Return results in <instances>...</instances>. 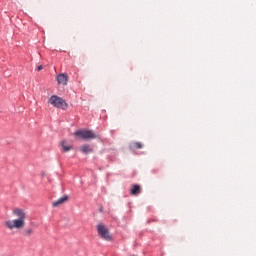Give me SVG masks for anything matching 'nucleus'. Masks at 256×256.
<instances>
[{
  "label": "nucleus",
  "mask_w": 256,
  "mask_h": 256,
  "mask_svg": "<svg viewBox=\"0 0 256 256\" xmlns=\"http://www.w3.org/2000/svg\"><path fill=\"white\" fill-rule=\"evenodd\" d=\"M97 231L101 239H103L104 241H112L113 237L109 233V228H107V226H105L104 224H98Z\"/></svg>",
  "instance_id": "obj_4"
},
{
  "label": "nucleus",
  "mask_w": 256,
  "mask_h": 256,
  "mask_svg": "<svg viewBox=\"0 0 256 256\" xmlns=\"http://www.w3.org/2000/svg\"><path fill=\"white\" fill-rule=\"evenodd\" d=\"M74 135L75 137H79L84 141H89V139H97V137H99V135L92 130H78L74 133Z\"/></svg>",
  "instance_id": "obj_3"
},
{
  "label": "nucleus",
  "mask_w": 256,
  "mask_h": 256,
  "mask_svg": "<svg viewBox=\"0 0 256 256\" xmlns=\"http://www.w3.org/2000/svg\"><path fill=\"white\" fill-rule=\"evenodd\" d=\"M80 151L84 153V155H89V153H93V148L89 144H84L80 147Z\"/></svg>",
  "instance_id": "obj_8"
},
{
  "label": "nucleus",
  "mask_w": 256,
  "mask_h": 256,
  "mask_svg": "<svg viewBox=\"0 0 256 256\" xmlns=\"http://www.w3.org/2000/svg\"><path fill=\"white\" fill-rule=\"evenodd\" d=\"M141 193V186L138 184H133L130 189V195L137 196Z\"/></svg>",
  "instance_id": "obj_6"
},
{
  "label": "nucleus",
  "mask_w": 256,
  "mask_h": 256,
  "mask_svg": "<svg viewBox=\"0 0 256 256\" xmlns=\"http://www.w3.org/2000/svg\"><path fill=\"white\" fill-rule=\"evenodd\" d=\"M60 143H61L62 149H63L65 152L71 151V150L73 149V146H72V145H69V144L67 143V141H65V140L61 141Z\"/></svg>",
  "instance_id": "obj_9"
},
{
  "label": "nucleus",
  "mask_w": 256,
  "mask_h": 256,
  "mask_svg": "<svg viewBox=\"0 0 256 256\" xmlns=\"http://www.w3.org/2000/svg\"><path fill=\"white\" fill-rule=\"evenodd\" d=\"M37 71H43V66H41V65L38 66V67H37Z\"/></svg>",
  "instance_id": "obj_12"
},
{
  "label": "nucleus",
  "mask_w": 256,
  "mask_h": 256,
  "mask_svg": "<svg viewBox=\"0 0 256 256\" xmlns=\"http://www.w3.org/2000/svg\"><path fill=\"white\" fill-rule=\"evenodd\" d=\"M24 235L25 237H31V235H33V229L27 228L26 230H24Z\"/></svg>",
  "instance_id": "obj_11"
},
{
  "label": "nucleus",
  "mask_w": 256,
  "mask_h": 256,
  "mask_svg": "<svg viewBox=\"0 0 256 256\" xmlns=\"http://www.w3.org/2000/svg\"><path fill=\"white\" fill-rule=\"evenodd\" d=\"M130 149H143V143L141 142H131Z\"/></svg>",
  "instance_id": "obj_10"
},
{
  "label": "nucleus",
  "mask_w": 256,
  "mask_h": 256,
  "mask_svg": "<svg viewBox=\"0 0 256 256\" xmlns=\"http://www.w3.org/2000/svg\"><path fill=\"white\" fill-rule=\"evenodd\" d=\"M49 103L53 107H56V109H62L63 111H65L67 109V107H69V104H67V102H65V100H63V98H61L57 95L51 96L49 98Z\"/></svg>",
  "instance_id": "obj_2"
},
{
  "label": "nucleus",
  "mask_w": 256,
  "mask_h": 256,
  "mask_svg": "<svg viewBox=\"0 0 256 256\" xmlns=\"http://www.w3.org/2000/svg\"><path fill=\"white\" fill-rule=\"evenodd\" d=\"M12 215L16 217V219L4 222V226L10 231H13V229H24L26 225L25 221H27V212L21 208H15L12 211Z\"/></svg>",
  "instance_id": "obj_1"
},
{
  "label": "nucleus",
  "mask_w": 256,
  "mask_h": 256,
  "mask_svg": "<svg viewBox=\"0 0 256 256\" xmlns=\"http://www.w3.org/2000/svg\"><path fill=\"white\" fill-rule=\"evenodd\" d=\"M56 81L58 85H67V81H69V76H67V74L65 73L59 74L56 77Z\"/></svg>",
  "instance_id": "obj_5"
},
{
  "label": "nucleus",
  "mask_w": 256,
  "mask_h": 256,
  "mask_svg": "<svg viewBox=\"0 0 256 256\" xmlns=\"http://www.w3.org/2000/svg\"><path fill=\"white\" fill-rule=\"evenodd\" d=\"M69 200V196L65 195L61 198H59L58 200L54 201L52 203V207H59V205H63V203H66V201Z\"/></svg>",
  "instance_id": "obj_7"
}]
</instances>
